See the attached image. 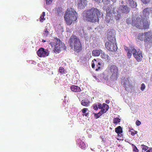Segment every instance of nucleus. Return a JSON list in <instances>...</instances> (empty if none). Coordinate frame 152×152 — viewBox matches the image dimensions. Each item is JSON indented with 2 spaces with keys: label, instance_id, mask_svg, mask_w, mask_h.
I'll return each instance as SVG.
<instances>
[{
  "label": "nucleus",
  "instance_id": "1",
  "mask_svg": "<svg viewBox=\"0 0 152 152\" xmlns=\"http://www.w3.org/2000/svg\"><path fill=\"white\" fill-rule=\"evenodd\" d=\"M101 15L100 11L97 8L92 7L84 12L83 18L88 21L96 23L99 21V17Z\"/></svg>",
  "mask_w": 152,
  "mask_h": 152
},
{
  "label": "nucleus",
  "instance_id": "2",
  "mask_svg": "<svg viewBox=\"0 0 152 152\" xmlns=\"http://www.w3.org/2000/svg\"><path fill=\"white\" fill-rule=\"evenodd\" d=\"M68 42L70 47L74 48V51L79 53L82 50V45L80 39L77 36L72 35L69 38Z\"/></svg>",
  "mask_w": 152,
  "mask_h": 152
},
{
  "label": "nucleus",
  "instance_id": "3",
  "mask_svg": "<svg viewBox=\"0 0 152 152\" xmlns=\"http://www.w3.org/2000/svg\"><path fill=\"white\" fill-rule=\"evenodd\" d=\"M132 25L137 28L142 29H147L149 28L150 22L145 19H141L137 17L136 19L133 20Z\"/></svg>",
  "mask_w": 152,
  "mask_h": 152
},
{
  "label": "nucleus",
  "instance_id": "4",
  "mask_svg": "<svg viewBox=\"0 0 152 152\" xmlns=\"http://www.w3.org/2000/svg\"><path fill=\"white\" fill-rule=\"evenodd\" d=\"M77 14L75 11L72 8L67 9L64 15V18L68 25H71L77 19Z\"/></svg>",
  "mask_w": 152,
  "mask_h": 152
},
{
  "label": "nucleus",
  "instance_id": "5",
  "mask_svg": "<svg viewBox=\"0 0 152 152\" xmlns=\"http://www.w3.org/2000/svg\"><path fill=\"white\" fill-rule=\"evenodd\" d=\"M50 44L52 47H54L53 50L55 53H59L62 49L64 50L66 49L64 44L57 38H55L53 41L51 42Z\"/></svg>",
  "mask_w": 152,
  "mask_h": 152
},
{
  "label": "nucleus",
  "instance_id": "6",
  "mask_svg": "<svg viewBox=\"0 0 152 152\" xmlns=\"http://www.w3.org/2000/svg\"><path fill=\"white\" fill-rule=\"evenodd\" d=\"M109 69L111 74V78L114 80H117L118 77V69L117 66L113 65L109 67Z\"/></svg>",
  "mask_w": 152,
  "mask_h": 152
},
{
  "label": "nucleus",
  "instance_id": "7",
  "mask_svg": "<svg viewBox=\"0 0 152 152\" xmlns=\"http://www.w3.org/2000/svg\"><path fill=\"white\" fill-rule=\"evenodd\" d=\"M131 51L133 56L138 62L141 61L142 58V55L141 51L140 49L137 51V50L134 47L131 48Z\"/></svg>",
  "mask_w": 152,
  "mask_h": 152
},
{
  "label": "nucleus",
  "instance_id": "8",
  "mask_svg": "<svg viewBox=\"0 0 152 152\" xmlns=\"http://www.w3.org/2000/svg\"><path fill=\"white\" fill-rule=\"evenodd\" d=\"M105 48L110 51H115L117 49L116 42H107L105 44Z\"/></svg>",
  "mask_w": 152,
  "mask_h": 152
},
{
  "label": "nucleus",
  "instance_id": "9",
  "mask_svg": "<svg viewBox=\"0 0 152 152\" xmlns=\"http://www.w3.org/2000/svg\"><path fill=\"white\" fill-rule=\"evenodd\" d=\"M145 38L144 41L145 44L147 45L148 44H152V37L150 31H148L144 32Z\"/></svg>",
  "mask_w": 152,
  "mask_h": 152
},
{
  "label": "nucleus",
  "instance_id": "10",
  "mask_svg": "<svg viewBox=\"0 0 152 152\" xmlns=\"http://www.w3.org/2000/svg\"><path fill=\"white\" fill-rule=\"evenodd\" d=\"M37 54L40 57H45L49 55V53L48 50L41 48L37 51Z\"/></svg>",
  "mask_w": 152,
  "mask_h": 152
},
{
  "label": "nucleus",
  "instance_id": "11",
  "mask_svg": "<svg viewBox=\"0 0 152 152\" xmlns=\"http://www.w3.org/2000/svg\"><path fill=\"white\" fill-rule=\"evenodd\" d=\"M124 83L123 86L125 90L128 91L132 87V86L129 80V78H124L123 80Z\"/></svg>",
  "mask_w": 152,
  "mask_h": 152
},
{
  "label": "nucleus",
  "instance_id": "12",
  "mask_svg": "<svg viewBox=\"0 0 152 152\" xmlns=\"http://www.w3.org/2000/svg\"><path fill=\"white\" fill-rule=\"evenodd\" d=\"M107 37L108 42H116L115 34L112 31H110L107 33Z\"/></svg>",
  "mask_w": 152,
  "mask_h": 152
},
{
  "label": "nucleus",
  "instance_id": "13",
  "mask_svg": "<svg viewBox=\"0 0 152 152\" xmlns=\"http://www.w3.org/2000/svg\"><path fill=\"white\" fill-rule=\"evenodd\" d=\"M109 9L107 10V9H106V14L105 17V21L107 23H109L111 21L113 20V17L112 13L111 10L108 11Z\"/></svg>",
  "mask_w": 152,
  "mask_h": 152
},
{
  "label": "nucleus",
  "instance_id": "14",
  "mask_svg": "<svg viewBox=\"0 0 152 152\" xmlns=\"http://www.w3.org/2000/svg\"><path fill=\"white\" fill-rule=\"evenodd\" d=\"M87 5L86 0H78L77 5L78 8L80 9H83Z\"/></svg>",
  "mask_w": 152,
  "mask_h": 152
},
{
  "label": "nucleus",
  "instance_id": "15",
  "mask_svg": "<svg viewBox=\"0 0 152 152\" xmlns=\"http://www.w3.org/2000/svg\"><path fill=\"white\" fill-rule=\"evenodd\" d=\"M149 15V8H147L145 9L143 11V15L142 16V19H144L148 18Z\"/></svg>",
  "mask_w": 152,
  "mask_h": 152
},
{
  "label": "nucleus",
  "instance_id": "16",
  "mask_svg": "<svg viewBox=\"0 0 152 152\" xmlns=\"http://www.w3.org/2000/svg\"><path fill=\"white\" fill-rule=\"evenodd\" d=\"M120 7L121 9V12L123 13L127 14L129 12V8L126 5H121Z\"/></svg>",
  "mask_w": 152,
  "mask_h": 152
},
{
  "label": "nucleus",
  "instance_id": "17",
  "mask_svg": "<svg viewBox=\"0 0 152 152\" xmlns=\"http://www.w3.org/2000/svg\"><path fill=\"white\" fill-rule=\"evenodd\" d=\"M70 89L71 91L74 92H78L81 91L79 87L74 85H72L70 86Z\"/></svg>",
  "mask_w": 152,
  "mask_h": 152
},
{
  "label": "nucleus",
  "instance_id": "18",
  "mask_svg": "<svg viewBox=\"0 0 152 152\" xmlns=\"http://www.w3.org/2000/svg\"><path fill=\"white\" fill-rule=\"evenodd\" d=\"M102 50L101 49H95L93 50L92 51V55L94 56H98L100 53H101Z\"/></svg>",
  "mask_w": 152,
  "mask_h": 152
},
{
  "label": "nucleus",
  "instance_id": "19",
  "mask_svg": "<svg viewBox=\"0 0 152 152\" xmlns=\"http://www.w3.org/2000/svg\"><path fill=\"white\" fill-rule=\"evenodd\" d=\"M90 102L88 99H84L82 100L81 101V104L85 107H88L90 105Z\"/></svg>",
  "mask_w": 152,
  "mask_h": 152
},
{
  "label": "nucleus",
  "instance_id": "20",
  "mask_svg": "<svg viewBox=\"0 0 152 152\" xmlns=\"http://www.w3.org/2000/svg\"><path fill=\"white\" fill-rule=\"evenodd\" d=\"M127 3L129 4L130 6L132 8L136 7L137 5L136 2H134L133 0H127Z\"/></svg>",
  "mask_w": 152,
  "mask_h": 152
},
{
  "label": "nucleus",
  "instance_id": "21",
  "mask_svg": "<svg viewBox=\"0 0 152 152\" xmlns=\"http://www.w3.org/2000/svg\"><path fill=\"white\" fill-rule=\"evenodd\" d=\"M101 56L102 58V59H104L107 60H110L109 56L102 51V52H101Z\"/></svg>",
  "mask_w": 152,
  "mask_h": 152
},
{
  "label": "nucleus",
  "instance_id": "22",
  "mask_svg": "<svg viewBox=\"0 0 152 152\" xmlns=\"http://www.w3.org/2000/svg\"><path fill=\"white\" fill-rule=\"evenodd\" d=\"M115 132L118 135L121 134L123 132V130L122 127L120 126H119L115 129Z\"/></svg>",
  "mask_w": 152,
  "mask_h": 152
},
{
  "label": "nucleus",
  "instance_id": "23",
  "mask_svg": "<svg viewBox=\"0 0 152 152\" xmlns=\"http://www.w3.org/2000/svg\"><path fill=\"white\" fill-rule=\"evenodd\" d=\"M49 29H48V28H45L42 34L43 36L44 37H48L49 35Z\"/></svg>",
  "mask_w": 152,
  "mask_h": 152
},
{
  "label": "nucleus",
  "instance_id": "24",
  "mask_svg": "<svg viewBox=\"0 0 152 152\" xmlns=\"http://www.w3.org/2000/svg\"><path fill=\"white\" fill-rule=\"evenodd\" d=\"M145 38L144 33H139L137 36V39L141 41H143L144 40Z\"/></svg>",
  "mask_w": 152,
  "mask_h": 152
},
{
  "label": "nucleus",
  "instance_id": "25",
  "mask_svg": "<svg viewBox=\"0 0 152 152\" xmlns=\"http://www.w3.org/2000/svg\"><path fill=\"white\" fill-rule=\"evenodd\" d=\"M45 12H43L39 18V21L41 22H42L45 20Z\"/></svg>",
  "mask_w": 152,
  "mask_h": 152
},
{
  "label": "nucleus",
  "instance_id": "26",
  "mask_svg": "<svg viewBox=\"0 0 152 152\" xmlns=\"http://www.w3.org/2000/svg\"><path fill=\"white\" fill-rule=\"evenodd\" d=\"M88 110V109L87 108H84L81 111L83 113V116H85L87 117L88 116V113H86L87 111Z\"/></svg>",
  "mask_w": 152,
  "mask_h": 152
},
{
  "label": "nucleus",
  "instance_id": "27",
  "mask_svg": "<svg viewBox=\"0 0 152 152\" xmlns=\"http://www.w3.org/2000/svg\"><path fill=\"white\" fill-rule=\"evenodd\" d=\"M58 70L59 72L61 74H65L66 73V72L63 67H59Z\"/></svg>",
  "mask_w": 152,
  "mask_h": 152
},
{
  "label": "nucleus",
  "instance_id": "28",
  "mask_svg": "<svg viewBox=\"0 0 152 152\" xmlns=\"http://www.w3.org/2000/svg\"><path fill=\"white\" fill-rule=\"evenodd\" d=\"M121 120V119L118 118H115L113 120V124L116 125V124L120 122Z\"/></svg>",
  "mask_w": 152,
  "mask_h": 152
},
{
  "label": "nucleus",
  "instance_id": "29",
  "mask_svg": "<svg viewBox=\"0 0 152 152\" xmlns=\"http://www.w3.org/2000/svg\"><path fill=\"white\" fill-rule=\"evenodd\" d=\"M80 147L83 149H85L86 148V145L85 143L82 141L80 142Z\"/></svg>",
  "mask_w": 152,
  "mask_h": 152
},
{
  "label": "nucleus",
  "instance_id": "30",
  "mask_svg": "<svg viewBox=\"0 0 152 152\" xmlns=\"http://www.w3.org/2000/svg\"><path fill=\"white\" fill-rule=\"evenodd\" d=\"M102 115V113L99 112L98 113H94V116L96 119H97L101 116Z\"/></svg>",
  "mask_w": 152,
  "mask_h": 152
},
{
  "label": "nucleus",
  "instance_id": "31",
  "mask_svg": "<svg viewBox=\"0 0 152 152\" xmlns=\"http://www.w3.org/2000/svg\"><path fill=\"white\" fill-rule=\"evenodd\" d=\"M129 131L131 132V134L132 136H134L137 132V131L134 130L132 129H130Z\"/></svg>",
  "mask_w": 152,
  "mask_h": 152
},
{
  "label": "nucleus",
  "instance_id": "32",
  "mask_svg": "<svg viewBox=\"0 0 152 152\" xmlns=\"http://www.w3.org/2000/svg\"><path fill=\"white\" fill-rule=\"evenodd\" d=\"M103 108L105 109L106 110H107L109 109V106L105 103H103Z\"/></svg>",
  "mask_w": 152,
  "mask_h": 152
},
{
  "label": "nucleus",
  "instance_id": "33",
  "mask_svg": "<svg viewBox=\"0 0 152 152\" xmlns=\"http://www.w3.org/2000/svg\"><path fill=\"white\" fill-rule=\"evenodd\" d=\"M132 52L131 51V50L130 51H129L127 52V56L128 58H130L131 57L132 55Z\"/></svg>",
  "mask_w": 152,
  "mask_h": 152
},
{
  "label": "nucleus",
  "instance_id": "34",
  "mask_svg": "<svg viewBox=\"0 0 152 152\" xmlns=\"http://www.w3.org/2000/svg\"><path fill=\"white\" fill-rule=\"evenodd\" d=\"M132 145L133 146V151L134 152H138L139 150L137 148V147L135 145H134L133 144H132Z\"/></svg>",
  "mask_w": 152,
  "mask_h": 152
},
{
  "label": "nucleus",
  "instance_id": "35",
  "mask_svg": "<svg viewBox=\"0 0 152 152\" xmlns=\"http://www.w3.org/2000/svg\"><path fill=\"white\" fill-rule=\"evenodd\" d=\"M144 4H146L150 3L151 0H140Z\"/></svg>",
  "mask_w": 152,
  "mask_h": 152
},
{
  "label": "nucleus",
  "instance_id": "36",
  "mask_svg": "<svg viewBox=\"0 0 152 152\" xmlns=\"http://www.w3.org/2000/svg\"><path fill=\"white\" fill-rule=\"evenodd\" d=\"M94 109L95 110H98V104L97 103H94L93 105Z\"/></svg>",
  "mask_w": 152,
  "mask_h": 152
},
{
  "label": "nucleus",
  "instance_id": "37",
  "mask_svg": "<svg viewBox=\"0 0 152 152\" xmlns=\"http://www.w3.org/2000/svg\"><path fill=\"white\" fill-rule=\"evenodd\" d=\"M142 147V150L144 151H146L148 148V147L144 145H141Z\"/></svg>",
  "mask_w": 152,
  "mask_h": 152
},
{
  "label": "nucleus",
  "instance_id": "38",
  "mask_svg": "<svg viewBox=\"0 0 152 152\" xmlns=\"http://www.w3.org/2000/svg\"><path fill=\"white\" fill-rule=\"evenodd\" d=\"M145 88V86L144 83H142L140 87V89L142 91H143L144 90Z\"/></svg>",
  "mask_w": 152,
  "mask_h": 152
},
{
  "label": "nucleus",
  "instance_id": "39",
  "mask_svg": "<svg viewBox=\"0 0 152 152\" xmlns=\"http://www.w3.org/2000/svg\"><path fill=\"white\" fill-rule=\"evenodd\" d=\"M53 0H46V3L47 5L50 4L51 3Z\"/></svg>",
  "mask_w": 152,
  "mask_h": 152
},
{
  "label": "nucleus",
  "instance_id": "40",
  "mask_svg": "<svg viewBox=\"0 0 152 152\" xmlns=\"http://www.w3.org/2000/svg\"><path fill=\"white\" fill-rule=\"evenodd\" d=\"M98 108H99V109H102L103 108V105H102L101 103H98Z\"/></svg>",
  "mask_w": 152,
  "mask_h": 152
},
{
  "label": "nucleus",
  "instance_id": "41",
  "mask_svg": "<svg viewBox=\"0 0 152 152\" xmlns=\"http://www.w3.org/2000/svg\"><path fill=\"white\" fill-rule=\"evenodd\" d=\"M107 110H106L105 109H102L100 111V112L102 113V114H103L107 112Z\"/></svg>",
  "mask_w": 152,
  "mask_h": 152
},
{
  "label": "nucleus",
  "instance_id": "42",
  "mask_svg": "<svg viewBox=\"0 0 152 152\" xmlns=\"http://www.w3.org/2000/svg\"><path fill=\"white\" fill-rule=\"evenodd\" d=\"M141 124V122L137 120L136 122V124L137 126H140Z\"/></svg>",
  "mask_w": 152,
  "mask_h": 152
},
{
  "label": "nucleus",
  "instance_id": "43",
  "mask_svg": "<svg viewBox=\"0 0 152 152\" xmlns=\"http://www.w3.org/2000/svg\"><path fill=\"white\" fill-rule=\"evenodd\" d=\"M124 49L126 52H128L129 51H130L129 49L126 46L124 47Z\"/></svg>",
  "mask_w": 152,
  "mask_h": 152
},
{
  "label": "nucleus",
  "instance_id": "44",
  "mask_svg": "<svg viewBox=\"0 0 152 152\" xmlns=\"http://www.w3.org/2000/svg\"><path fill=\"white\" fill-rule=\"evenodd\" d=\"M96 2L98 3H100L101 2H103L104 1V0H94Z\"/></svg>",
  "mask_w": 152,
  "mask_h": 152
},
{
  "label": "nucleus",
  "instance_id": "45",
  "mask_svg": "<svg viewBox=\"0 0 152 152\" xmlns=\"http://www.w3.org/2000/svg\"><path fill=\"white\" fill-rule=\"evenodd\" d=\"M130 18H127L126 19V23L128 24L130 23L129 22V21H130Z\"/></svg>",
  "mask_w": 152,
  "mask_h": 152
},
{
  "label": "nucleus",
  "instance_id": "46",
  "mask_svg": "<svg viewBox=\"0 0 152 152\" xmlns=\"http://www.w3.org/2000/svg\"><path fill=\"white\" fill-rule=\"evenodd\" d=\"M95 64L94 63H92V64H91V66H92V68H94L95 67Z\"/></svg>",
  "mask_w": 152,
  "mask_h": 152
},
{
  "label": "nucleus",
  "instance_id": "47",
  "mask_svg": "<svg viewBox=\"0 0 152 152\" xmlns=\"http://www.w3.org/2000/svg\"><path fill=\"white\" fill-rule=\"evenodd\" d=\"M101 69V67L100 66L98 67V68H97L96 69V71H98L100 69Z\"/></svg>",
  "mask_w": 152,
  "mask_h": 152
},
{
  "label": "nucleus",
  "instance_id": "48",
  "mask_svg": "<svg viewBox=\"0 0 152 152\" xmlns=\"http://www.w3.org/2000/svg\"><path fill=\"white\" fill-rule=\"evenodd\" d=\"M98 64L97 65V66L98 65H99V66H100L101 65V63L99 62L98 63Z\"/></svg>",
  "mask_w": 152,
  "mask_h": 152
},
{
  "label": "nucleus",
  "instance_id": "49",
  "mask_svg": "<svg viewBox=\"0 0 152 152\" xmlns=\"http://www.w3.org/2000/svg\"><path fill=\"white\" fill-rule=\"evenodd\" d=\"M46 41V40H45L44 39H42V42H45Z\"/></svg>",
  "mask_w": 152,
  "mask_h": 152
},
{
  "label": "nucleus",
  "instance_id": "50",
  "mask_svg": "<svg viewBox=\"0 0 152 152\" xmlns=\"http://www.w3.org/2000/svg\"><path fill=\"white\" fill-rule=\"evenodd\" d=\"M94 61H96V60L95 59H94L92 60V62H94Z\"/></svg>",
  "mask_w": 152,
  "mask_h": 152
},
{
  "label": "nucleus",
  "instance_id": "51",
  "mask_svg": "<svg viewBox=\"0 0 152 152\" xmlns=\"http://www.w3.org/2000/svg\"><path fill=\"white\" fill-rule=\"evenodd\" d=\"M106 102L108 104L109 103V101H106Z\"/></svg>",
  "mask_w": 152,
  "mask_h": 152
}]
</instances>
